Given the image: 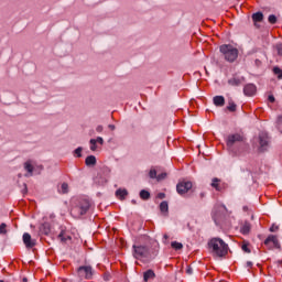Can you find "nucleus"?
Returning <instances> with one entry per match:
<instances>
[{
    "mask_svg": "<svg viewBox=\"0 0 282 282\" xmlns=\"http://www.w3.org/2000/svg\"><path fill=\"white\" fill-rule=\"evenodd\" d=\"M208 247L212 248V252L215 257H226L228 254V245L221 240V238H213L208 242Z\"/></svg>",
    "mask_w": 282,
    "mask_h": 282,
    "instance_id": "f257e3e1",
    "label": "nucleus"
},
{
    "mask_svg": "<svg viewBox=\"0 0 282 282\" xmlns=\"http://www.w3.org/2000/svg\"><path fill=\"white\" fill-rule=\"evenodd\" d=\"M220 54H223L225 61L228 63H235L239 56V50L230 44H224L219 47Z\"/></svg>",
    "mask_w": 282,
    "mask_h": 282,
    "instance_id": "f03ea898",
    "label": "nucleus"
},
{
    "mask_svg": "<svg viewBox=\"0 0 282 282\" xmlns=\"http://www.w3.org/2000/svg\"><path fill=\"white\" fill-rule=\"evenodd\" d=\"M150 250L144 245H133L132 247V257L135 259H147L149 258Z\"/></svg>",
    "mask_w": 282,
    "mask_h": 282,
    "instance_id": "7ed1b4c3",
    "label": "nucleus"
},
{
    "mask_svg": "<svg viewBox=\"0 0 282 282\" xmlns=\"http://www.w3.org/2000/svg\"><path fill=\"white\" fill-rule=\"evenodd\" d=\"M239 142H246V137L242 133H232L229 134L226 139L228 149H232V147L235 144H239Z\"/></svg>",
    "mask_w": 282,
    "mask_h": 282,
    "instance_id": "20e7f679",
    "label": "nucleus"
},
{
    "mask_svg": "<svg viewBox=\"0 0 282 282\" xmlns=\"http://www.w3.org/2000/svg\"><path fill=\"white\" fill-rule=\"evenodd\" d=\"M90 206L91 205L89 204V200H83L79 206L72 209V215H74V217H82V215L87 214V210H89Z\"/></svg>",
    "mask_w": 282,
    "mask_h": 282,
    "instance_id": "39448f33",
    "label": "nucleus"
},
{
    "mask_svg": "<svg viewBox=\"0 0 282 282\" xmlns=\"http://www.w3.org/2000/svg\"><path fill=\"white\" fill-rule=\"evenodd\" d=\"M259 145L260 153H263V151H268V147H270V137H268V132H260Z\"/></svg>",
    "mask_w": 282,
    "mask_h": 282,
    "instance_id": "423d86ee",
    "label": "nucleus"
},
{
    "mask_svg": "<svg viewBox=\"0 0 282 282\" xmlns=\"http://www.w3.org/2000/svg\"><path fill=\"white\" fill-rule=\"evenodd\" d=\"M264 246H267L269 250H273V248H281L279 238H276L274 235L268 236V238L264 240Z\"/></svg>",
    "mask_w": 282,
    "mask_h": 282,
    "instance_id": "0eeeda50",
    "label": "nucleus"
},
{
    "mask_svg": "<svg viewBox=\"0 0 282 282\" xmlns=\"http://www.w3.org/2000/svg\"><path fill=\"white\" fill-rule=\"evenodd\" d=\"M191 188H193L192 182H180L176 185V191H177L178 195H185V193L189 192Z\"/></svg>",
    "mask_w": 282,
    "mask_h": 282,
    "instance_id": "6e6552de",
    "label": "nucleus"
},
{
    "mask_svg": "<svg viewBox=\"0 0 282 282\" xmlns=\"http://www.w3.org/2000/svg\"><path fill=\"white\" fill-rule=\"evenodd\" d=\"M78 272V276H80L82 279H91L93 276V271H91V267H79L77 269Z\"/></svg>",
    "mask_w": 282,
    "mask_h": 282,
    "instance_id": "1a4fd4ad",
    "label": "nucleus"
},
{
    "mask_svg": "<svg viewBox=\"0 0 282 282\" xmlns=\"http://www.w3.org/2000/svg\"><path fill=\"white\" fill-rule=\"evenodd\" d=\"M22 239L25 248L28 249L34 248V246H36V240L32 239V236L28 232L23 234Z\"/></svg>",
    "mask_w": 282,
    "mask_h": 282,
    "instance_id": "9d476101",
    "label": "nucleus"
},
{
    "mask_svg": "<svg viewBox=\"0 0 282 282\" xmlns=\"http://www.w3.org/2000/svg\"><path fill=\"white\" fill-rule=\"evenodd\" d=\"M246 82V77L234 75L232 78L228 80V85H231L232 87H239V85L243 84Z\"/></svg>",
    "mask_w": 282,
    "mask_h": 282,
    "instance_id": "9b49d317",
    "label": "nucleus"
},
{
    "mask_svg": "<svg viewBox=\"0 0 282 282\" xmlns=\"http://www.w3.org/2000/svg\"><path fill=\"white\" fill-rule=\"evenodd\" d=\"M243 91L246 96H254L257 94V86L254 84H248L245 86Z\"/></svg>",
    "mask_w": 282,
    "mask_h": 282,
    "instance_id": "f8f14e48",
    "label": "nucleus"
},
{
    "mask_svg": "<svg viewBox=\"0 0 282 282\" xmlns=\"http://www.w3.org/2000/svg\"><path fill=\"white\" fill-rule=\"evenodd\" d=\"M24 170L28 172L24 176L25 177H32L34 175V165H32V161H26L24 163Z\"/></svg>",
    "mask_w": 282,
    "mask_h": 282,
    "instance_id": "ddd939ff",
    "label": "nucleus"
},
{
    "mask_svg": "<svg viewBox=\"0 0 282 282\" xmlns=\"http://www.w3.org/2000/svg\"><path fill=\"white\" fill-rule=\"evenodd\" d=\"M252 21H253L256 28H259V25L257 23H261V21H263V13L262 12L253 13Z\"/></svg>",
    "mask_w": 282,
    "mask_h": 282,
    "instance_id": "4468645a",
    "label": "nucleus"
},
{
    "mask_svg": "<svg viewBox=\"0 0 282 282\" xmlns=\"http://www.w3.org/2000/svg\"><path fill=\"white\" fill-rule=\"evenodd\" d=\"M214 105H216V107H224V105H226V99L224 96H216L214 97Z\"/></svg>",
    "mask_w": 282,
    "mask_h": 282,
    "instance_id": "2eb2a0df",
    "label": "nucleus"
},
{
    "mask_svg": "<svg viewBox=\"0 0 282 282\" xmlns=\"http://www.w3.org/2000/svg\"><path fill=\"white\" fill-rule=\"evenodd\" d=\"M149 279H155V272L151 269L143 273V281L147 282Z\"/></svg>",
    "mask_w": 282,
    "mask_h": 282,
    "instance_id": "dca6fc26",
    "label": "nucleus"
},
{
    "mask_svg": "<svg viewBox=\"0 0 282 282\" xmlns=\"http://www.w3.org/2000/svg\"><path fill=\"white\" fill-rule=\"evenodd\" d=\"M96 158L94 155H89L85 160L86 166H96Z\"/></svg>",
    "mask_w": 282,
    "mask_h": 282,
    "instance_id": "f3484780",
    "label": "nucleus"
},
{
    "mask_svg": "<svg viewBox=\"0 0 282 282\" xmlns=\"http://www.w3.org/2000/svg\"><path fill=\"white\" fill-rule=\"evenodd\" d=\"M251 228L252 226L250 225V223H245L240 229V232H242V235H248Z\"/></svg>",
    "mask_w": 282,
    "mask_h": 282,
    "instance_id": "a211bd4d",
    "label": "nucleus"
},
{
    "mask_svg": "<svg viewBox=\"0 0 282 282\" xmlns=\"http://www.w3.org/2000/svg\"><path fill=\"white\" fill-rule=\"evenodd\" d=\"M40 230L43 235H47L51 231L50 223H44L41 227Z\"/></svg>",
    "mask_w": 282,
    "mask_h": 282,
    "instance_id": "6ab92c4d",
    "label": "nucleus"
},
{
    "mask_svg": "<svg viewBox=\"0 0 282 282\" xmlns=\"http://www.w3.org/2000/svg\"><path fill=\"white\" fill-rule=\"evenodd\" d=\"M116 195L120 197V199H124L127 195H129V192H127V189H117Z\"/></svg>",
    "mask_w": 282,
    "mask_h": 282,
    "instance_id": "aec40b11",
    "label": "nucleus"
},
{
    "mask_svg": "<svg viewBox=\"0 0 282 282\" xmlns=\"http://www.w3.org/2000/svg\"><path fill=\"white\" fill-rule=\"evenodd\" d=\"M140 198L144 199V200L151 199V193H149V191H147V189H142L140 192Z\"/></svg>",
    "mask_w": 282,
    "mask_h": 282,
    "instance_id": "412c9836",
    "label": "nucleus"
},
{
    "mask_svg": "<svg viewBox=\"0 0 282 282\" xmlns=\"http://www.w3.org/2000/svg\"><path fill=\"white\" fill-rule=\"evenodd\" d=\"M160 210L161 213H169V202L166 200H163L161 204H160Z\"/></svg>",
    "mask_w": 282,
    "mask_h": 282,
    "instance_id": "4be33fe9",
    "label": "nucleus"
},
{
    "mask_svg": "<svg viewBox=\"0 0 282 282\" xmlns=\"http://www.w3.org/2000/svg\"><path fill=\"white\" fill-rule=\"evenodd\" d=\"M58 239H61V242H62V243H67V240H68V241H72V237H70V236L65 237V232H64V231H62V232L58 235Z\"/></svg>",
    "mask_w": 282,
    "mask_h": 282,
    "instance_id": "5701e85b",
    "label": "nucleus"
},
{
    "mask_svg": "<svg viewBox=\"0 0 282 282\" xmlns=\"http://www.w3.org/2000/svg\"><path fill=\"white\" fill-rule=\"evenodd\" d=\"M219 182H221V180H219L217 177L213 178V182H212L213 188H215L217 191H221V187L219 186Z\"/></svg>",
    "mask_w": 282,
    "mask_h": 282,
    "instance_id": "b1692460",
    "label": "nucleus"
},
{
    "mask_svg": "<svg viewBox=\"0 0 282 282\" xmlns=\"http://www.w3.org/2000/svg\"><path fill=\"white\" fill-rule=\"evenodd\" d=\"M171 246H172V248H173L174 250H182V248H184V245H182V242H177V241H173V242L171 243Z\"/></svg>",
    "mask_w": 282,
    "mask_h": 282,
    "instance_id": "393cba45",
    "label": "nucleus"
},
{
    "mask_svg": "<svg viewBox=\"0 0 282 282\" xmlns=\"http://www.w3.org/2000/svg\"><path fill=\"white\" fill-rule=\"evenodd\" d=\"M8 225H6V223H2L0 225V235H8Z\"/></svg>",
    "mask_w": 282,
    "mask_h": 282,
    "instance_id": "a878e982",
    "label": "nucleus"
},
{
    "mask_svg": "<svg viewBox=\"0 0 282 282\" xmlns=\"http://www.w3.org/2000/svg\"><path fill=\"white\" fill-rule=\"evenodd\" d=\"M63 195H66V193H69V185L67 183L62 184V191Z\"/></svg>",
    "mask_w": 282,
    "mask_h": 282,
    "instance_id": "bb28decb",
    "label": "nucleus"
},
{
    "mask_svg": "<svg viewBox=\"0 0 282 282\" xmlns=\"http://www.w3.org/2000/svg\"><path fill=\"white\" fill-rule=\"evenodd\" d=\"M273 73L275 74V76H278L279 80H281L282 78V69L279 67H274L273 68Z\"/></svg>",
    "mask_w": 282,
    "mask_h": 282,
    "instance_id": "cd10ccee",
    "label": "nucleus"
},
{
    "mask_svg": "<svg viewBox=\"0 0 282 282\" xmlns=\"http://www.w3.org/2000/svg\"><path fill=\"white\" fill-rule=\"evenodd\" d=\"M227 109L228 111H237V105H235L232 101H229Z\"/></svg>",
    "mask_w": 282,
    "mask_h": 282,
    "instance_id": "c85d7f7f",
    "label": "nucleus"
},
{
    "mask_svg": "<svg viewBox=\"0 0 282 282\" xmlns=\"http://www.w3.org/2000/svg\"><path fill=\"white\" fill-rule=\"evenodd\" d=\"M90 144H91L90 151H96L98 149L96 139H90Z\"/></svg>",
    "mask_w": 282,
    "mask_h": 282,
    "instance_id": "c756f323",
    "label": "nucleus"
},
{
    "mask_svg": "<svg viewBox=\"0 0 282 282\" xmlns=\"http://www.w3.org/2000/svg\"><path fill=\"white\" fill-rule=\"evenodd\" d=\"M151 180H158V171L155 170H150V173H149Z\"/></svg>",
    "mask_w": 282,
    "mask_h": 282,
    "instance_id": "7c9ffc66",
    "label": "nucleus"
},
{
    "mask_svg": "<svg viewBox=\"0 0 282 282\" xmlns=\"http://www.w3.org/2000/svg\"><path fill=\"white\" fill-rule=\"evenodd\" d=\"M268 21L269 23H271V25H274V23H276V15L274 14L269 15Z\"/></svg>",
    "mask_w": 282,
    "mask_h": 282,
    "instance_id": "2f4dec72",
    "label": "nucleus"
},
{
    "mask_svg": "<svg viewBox=\"0 0 282 282\" xmlns=\"http://www.w3.org/2000/svg\"><path fill=\"white\" fill-rule=\"evenodd\" d=\"M166 175H167L166 172H163V173L156 175V181L162 182V180H166Z\"/></svg>",
    "mask_w": 282,
    "mask_h": 282,
    "instance_id": "473e14b6",
    "label": "nucleus"
},
{
    "mask_svg": "<svg viewBox=\"0 0 282 282\" xmlns=\"http://www.w3.org/2000/svg\"><path fill=\"white\" fill-rule=\"evenodd\" d=\"M75 155H77V158H83V148H77L75 151H74Z\"/></svg>",
    "mask_w": 282,
    "mask_h": 282,
    "instance_id": "72a5a7b5",
    "label": "nucleus"
},
{
    "mask_svg": "<svg viewBox=\"0 0 282 282\" xmlns=\"http://www.w3.org/2000/svg\"><path fill=\"white\" fill-rule=\"evenodd\" d=\"M275 50L278 52V56H282V44H276Z\"/></svg>",
    "mask_w": 282,
    "mask_h": 282,
    "instance_id": "f704fd0d",
    "label": "nucleus"
},
{
    "mask_svg": "<svg viewBox=\"0 0 282 282\" xmlns=\"http://www.w3.org/2000/svg\"><path fill=\"white\" fill-rule=\"evenodd\" d=\"M270 232H276V231H279V225H276V224H273L271 227H270Z\"/></svg>",
    "mask_w": 282,
    "mask_h": 282,
    "instance_id": "c9c22d12",
    "label": "nucleus"
},
{
    "mask_svg": "<svg viewBox=\"0 0 282 282\" xmlns=\"http://www.w3.org/2000/svg\"><path fill=\"white\" fill-rule=\"evenodd\" d=\"M95 141H96L98 144H105V140L102 139V137H98L97 139H95Z\"/></svg>",
    "mask_w": 282,
    "mask_h": 282,
    "instance_id": "e433bc0d",
    "label": "nucleus"
},
{
    "mask_svg": "<svg viewBox=\"0 0 282 282\" xmlns=\"http://www.w3.org/2000/svg\"><path fill=\"white\" fill-rule=\"evenodd\" d=\"M242 250L243 252L250 253V248H248L247 243L242 245Z\"/></svg>",
    "mask_w": 282,
    "mask_h": 282,
    "instance_id": "4c0bfd02",
    "label": "nucleus"
},
{
    "mask_svg": "<svg viewBox=\"0 0 282 282\" xmlns=\"http://www.w3.org/2000/svg\"><path fill=\"white\" fill-rule=\"evenodd\" d=\"M156 197H158V199H164V197H166V194H164V193H159V194L156 195Z\"/></svg>",
    "mask_w": 282,
    "mask_h": 282,
    "instance_id": "58836bf2",
    "label": "nucleus"
},
{
    "mask_svg": "<svg viewBox=\"0 0 282 282\" xmlns=\"http://www.w3.org/2000/svg\"><path fill=\"white\" fill-rule=\"evenodd\" d=\"M276 124H278V126H281V124H282V115L278 116Z\"/></svg>",
    "mask_w": 282,
    "mask_h": 282,
    "instance_id": "ea45409f",
    "label": "nucleus"
},
{
    "mask_svg": "<svg viewBox=\"0 0 282 282\" xmlns=\"http://www.w3.org/2000/svg\"><path fill=\"white\" fill-rule=\"evenodd\" d=\"M23 186H24V188H23L22 193L24 195H28V184L24 183Z\"/></svg>",
    "mask_w": 282,
    "mask_h": 282,
    "instance_id": "a19ab883",
    "label": "nucleus"
},
{
    "mask_svg": "<svg viewBox=\"0 0 282 282\" xmlns=\"http://www.w3.org/2000/svg\"><path fill=\"white\" fill-rule=\"evenodd\" d=\"M186 273H187V274H193V268L187 267V269H186Z\"/></svg>",
    "mask_w": 282,
    "mask_h": 282,
    "instance_id": "79ce46f5",
    "label": "nucleus"
},
{
    "mask_svg": "<svg viewBox=\"0 0 282 282\" xmlns=\"http://www.w3.org/2000/svg\"><path fill=\"white\" fill-rule=\"evenodd\" d=\"M96 131H97L98 133H102V126H98V127L96 128Z\"/></svg>",
    "mask_w": 282,
    "mask_h": 282,
    "instance_id": "37998d69",
    "label": "nucleus"
},
{
    "mask_svg": "<svg viewBox=\"0 0 282 282\" xmlns=\"http://www.w3.org/2000/svg\"><path fill=\"white\" fill-rule=\"evenodd\" d=\"M108 128H109L111 131H116V126H115V124H109Z\"/></svg>",
    "mask_w": 282,
    "mask_h": 282,
    "instance_id": "c03bdc74",
    "label": "nucleus"
},
{
    "mask_svg": "<svg viewBox=\"0 0 282 282\" xmlns=\"http://www.w3.org/2000/svg\"><path fill=\"white\" fill-rule=\"evenodd\" d=\"M163 239H165V240L163 241V243H169V242L166 241V239H169V235L165 234V235L163 236Z\"/></svg>",
    "mask_w": 282,
    "mask_h": 282,
    "instance_id": "a18cd8bd",
    "label": "nucleus"
},
{
    "mask_svg": "<svg viewBox=\"0 0 282 282\" xmlns=\"http://www.w3.org/2000/svg\"><path fill=\"white\" fill-rule=\"evenodd\" d=\"M269 100H270L271 102H274L275 99H274V97H273L272 95H270V96H269Z\"/></svg>",
    "mask_w": 282,
    "mask_h": 282,
    "instance_id": "49530a36",
    "label": "nucleus"
},
{
    "mask_svg": "<svg viewBox=\"0 0 282 282\" xmlns=\"http://www.w3.org/2000/svg\"><path fill=\"white\" fill-rule=\"evenodd\" d=\"M247 267H248V268H252V262H251V261H248V262H247Z\"/></svg>",
    "mask_w": 282,
    "mask_h": 282,
    "instance_id": "de8ad7c7",
    "label": "nucleus"
},
{
    "mask_svg": "<svg viewBox=\"0 0 282 282\" xmlns=\"http://www.w3.org/2000/svg\"><path fill=\"white\" fill-rule=\"evenodd\" d=\"M22 281H23V282H28V278H23Z\"/></svg>",
    "mask_w": 282,
    "mask_h": 282,
    "instance_id": "09e8293b",
    "label": "nucleus"
},
{
    "mask_svg": "<svg viewBox=\"0 0 282 282\" xmlns=\"http://www.w3.org/2000/svg\"><path fill=\"white\" fill-rule=\"evenodd\" d=\"M132 204H135V200H132Z\"/></svg>",
    "mask_w": 282,
    "mask_h": 282,
    "instance_id": "8fccbe9b",
    "label": "nucleus"
},
{
    "mask_svg": "<svg viewBox=\"0 0 282 282\" xmlns=\"http://www.w3.org/2000/svg\"><path fill=\"white\" fill-rule=\"evenodd\" d=\"M0 282H4L3 280H0Z\"/></svg>",
    "mask_w": 282,
    "mask_h": 282,
    "instance_id": "3c124183",
    "label": "nucleus"
},
{
    "mask_svg": "<svg viewBox=\"0 0 282 282\" xmlns=\"http://www.w3.org/2000/svg\"><path fill=\"white\" fill-rule=\"evenodd\" d=\"M19 177H21V174H19Z\"/></svg>",
    "mask_w": 282,
    "mask_h": 282,
    "instance_id": "603ef678",
    "label": "nucleus"
}]
</instances>
